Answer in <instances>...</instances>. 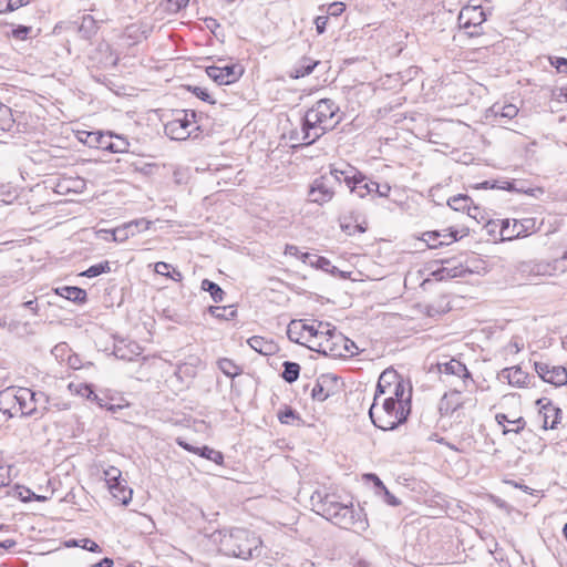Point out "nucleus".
<instances>
[{"mask_svg": "<svg viewBox=\"0 0 567 567\" xmlns=\"http://www.w3.org/2000/svg\"><path fill=\"white\" fill-rule=\"evenodd\" d=\"M340 109L331 99L317 101L303 115L300 131H292L290 140L299 145L309 146L327 132L332 131L341 121Z\"/></svg>", "mask_w": 567, "mask_h": 567, "instance_id": "f257e3e1", "label": "nucleus"}, {"mask_svg": "<svg viewBox=\"0 0 567 567\" xmlns=\"http://www.w3.org/2000/svg\"><path fill=\"white\" fill-rule=\"evenodd\" d=\"M218 543L219 550L226 556L241 559H251L261 556V539L245 528L219 530L213 535Z\"/></svg>", "mask_w": 567, "mask_h": 567, "instance_id": "f03ea898", "label": "nucleus"}, {"mask_svg": "<svg viewBox=\"0 0 567 567\" xmlns=\"http://www.w3.org/2000/svg\"><path fill=\"white\" fill-rule=\"evenodd\" d=\"M310 501L318 514L341 528H365L364 522L355 518L352 505L349 506L340 503L337 495L316 491L311 495Z\"/></svg>", "mask_w": 567, "mask_h": 567, "instance_id": "7ed1b4c3", "label": "nucleus"}, {"mask_svg": "<svg viewBox=\"0 0 567 567\" xmlns=\"http://www.w3.org/2000/svg\"><path fill=\"white\" fill-rule=\"evenodd\" d=\"M410 408H404V404H399L388 398L384 399L380 409H377V401L373 400L369 410V416L372 423L383 431L396 429L408 420Z\"/></svg>", "mask_w": 567, "mask_h": 567, "instance_id": "20e7f679", "label": "nucleus"}, {"mask_svg": "<svg viewBox=\"0 0 567 567\" xmlns=\"http://www.w3.org/2000/svg\"><path fill=\"white\" fill-rule=\"evenodd\" d=\"M44 399L50 403L43 392H33L28 388H8L0 392V404L9 405L14 413L20 412L22 415H32L35 412L33 403Z\"/></svg>", "mask_w": 567, "mask_h": 567, "instance_id": "39448f33", "label": "nucleus"}, {"mask_svg": "<svg viewBox=\"0 0 567 567\" xmlns=\"http://www.w3.org/2000/svg\"><path fill=\"white\" fill-rule=\"evenodd\" d=\"M439 372L444 377H456L460 379V384L455 385L450 394H445L441 401V410L445 404V401L454 396H458L464 390L468 388L470 383H474L470 371L466 365L456 359H451L446 362L437 363ZM446 411L450 409L449 402H446Z\"/></svg>", "mask_w": 567, "mask_h": 567, "instance_id": "423d86ee", "label": "nucleus"}, {"mask_svg": "<svg viewBox=\"0 0 567 567\" xmlns=\"http://www.w3.org/2000/svg\"><path fill=\"white\" fill-rule=\"evenodd\" d=\"M486 17L483 9L478 6L464 7L457 17L460 29L471 37H478L483 33L482 24Z\"/></svg>", "mask_w": 567, "mask_h": 567, "instance_id": "0eeeda50", "label": "nucleus"}, {"mask_svg": "<svg viewBox=\"0 0 567 567\" xmlns=\"http://www.w3.org/2000/svg\"><path fill=\"white\" fill-rule=\"evenodd\" d=\"M324 176L331 177L334 186L343 182L350 190L358 189L361 187L362 182H364V176L348 164L343 165V167L331 165L329 174H324Z\"/></svg>", "mask_w": 567, "mask_h": 567, "instance_id": "6e6552de", "label": "nucleus"}, {"mask_svg": "<svg viewBox=\"0 0 567 567\" xmlns=\"http://www.w3.org/2000/svg\"><path fill=\"white\" fill-rule=\"evenodd\" d=\"M182 116L165 124V133L172 140L184 141L190 135L189 127L195 123L194 111H182Z\"/></svg>", "mask_w": 567, "mask_h": 567, "instance_id": "1a4fd4ad", "label": "nucleus"}, {"mask_svg": "<svg viewBox=\"0 0 567 567\" xmlns=\"http://www.w3.org/2000/svg\"><path fill=\"white\" fill-rule=\"evenodd\" d=\"M317 348L315 349L319 353H323L324 355L330 357H341L344 351H342V346L347 347V337L341 332H338L334 327L330 324V330L324 338L317 342Z\"/></svg>", "mask_w": 567, "mask_h": 567, "instance_id": "9d476101", "label": "nucleus"}, {"mask_svg": "<svg viewBox=\"0 0 567 567\" xmlns=\"http://www.w3.org/2000/svg\"><path fill=\"white\" fill-rule=\"evenodd\" d=\"M207 75L218 85H228L239 80L244 73V69L239 64H230L225 66H207Z\"/></svg>", "mask_w": 567, "mask_h": 567, "instance_id": "9b49d317", "label": "nucleus"}, {"mask_svg": "<svg viewBox=\"0 0 567 567\" xmlns=\"http://www.w3.org/2000/svg\"><path fill=\"white\" fill-rule=\"evenodd\" d=\"M333 196V179L331 177H326L324 174L316 178L310 186L309 197L312 203L323 205L330 202Z\"/></svg>", "mask_w": 567, "mask_h": 567, "instance_id": "f8f14e48", "label": "nucleus"}, {"mask_svg": "<svg viewBox=\"0 0 567 567\" xmlns=\"http://www.w3.org/2000/svg\"><path fill=\"white\" fill-rule=\"evenodd\" d=\"M535 371L543 381L555 386L567 383V370L561 365H550L546 362H535Z\"/></svg>", "mask_w": 567, "mask_h": 567, "instance_id": "ddd939ff", "label": "nucleus"}, {"mask_svg": "<svg viewBox=\"0 0 567 567\" xmlns=\"http://www.w3.org/2000/svg\"><path fill=\"white\" fill-rule=\"evenodd\" d=\"M535 227V220L533 218H526L523 220H514L513 227L511 228V223L508 219L503 220L501 235L504 239H513L518 237L527 236L528 231L533 230Z\"/></svg>", "mask_w": 567, "mask_h": 567, "instance_id": "4468645a", "label": "nucleus"}, {"mask_svg": "<svg viewBox=\"0 0 567 567\" xmlns=\"http://www.w3.org/2000/svg\"><path fill=\"white\" fill-rule=\"evenodd\" d=\"M567 269V251L560 258L553 262L534 261L530 272L535 276H553L558 272L563 274Z\"/></svg>", "mask_w": 567, "mask_h": 567, "instance_id": "2eb2a0df", "label": "nucleus"}, {"mask_svg": "<svg viewBox=\"0 0 567 567\" xmlns=\"http://www.w3.org/2000/svg\"><path fill=\"white\" fill-rule=\"evenodd\" d=\"M539 406V414L543 416V429H555L558 424L560 409L556 408L547 398H540L536 401Z\"/></svg>", "mask_w": 567, "mask_h": 567, "instance_id": "dca6fc26", "label": "nucleus"}, {"mask_svg": "<svg viewBox=\"0 0 567 567\" xmlns=\"http://www.w3.org/2000/svg\"><path fill=\"white\" fill-rule=\"evenodd\" d=\"M337 378L332 374H322L316 381L311 390V396L318 402H323L331 394H333V386L336 385Z\"/></svg>", "mask_w": 567, "mask_h": 567, "instance_id": "f3484780", "label": "nucleus"}, {"mask_svg": "<svg viewBox=\"0 0 567 567\" xmlns=\"http://www.w3.org/2000/svg\"><path fill=\"white\" fill-rule=\"evenodd\" d=\"M423 240L430 248H437L443 245H450L457 240V231H427L423 234Z\"/></svg>", "mask_w": 567, "mask_h": 567, "instance_id": "a211bd4d", "label": "nucleus"}, {"mask_svg": "<svg viewBox=\"0 0 567 567\" xmlns=\"http://www.w3.org/2000/svg\"><path fill=\"white\" fill-rule=\"evenodd\" d=\"M305 329H306L305 320H291L287 327V336L290 341L301 344V346H306L310 350H315L316 347L313 344H308Z\"/></svg>", "mask_w": 567, "mask_h": 567, "instance_id": "6ab92c4d", "label": "nucleus"}, {"mask_svg": "<svg viewBox=\"0 0 567 567\" xmlns=\"http://www.w3.org/2000/svg\"><path fill=\"white\" fill-rule=\"evenodd\" d=\"M138 224H143L144 229H148L151 221L142 218V219H136V220L126 223L120 227H116L110 231L112 234L113 240L123 243L126 239H128L130 237L136 235V231L133 228L137 227Z\"/></svg>", "mask_w": 567, "mask_h": 567, "instance_id": "aec40b11", "label": "nucleus"}, {"mask_svg": "<svg viewBox=\"0 0 567 567\" xmlns=\"http://www.w3.org/2000/svg\"><path fill=\"white\" fill-rule=\"evenodd\" d=\"M401 380L400 375L394 370H384L378 381L374 401L379 399L381 394L389 393L396 382Z\"/></svg>", "mask_w": 567, "mask_h": 567, "instance_id": "412c9836", "label": "nucleus"}, {"mask_svg": "<svg viewBox=\"0 0 567 567\" xmlns=\"http://www.w3.org/2000/svg\"><path fill=\"white\" fill-rule=\"evenodd\" d=\"M251 349L262 355H271L277 352L278 346L272 340L266 339L260 336H254L247 340Z\"/></svg>", "mask_w": 567, "mask_h": 567, "instance_id": "4be33fe9", "label": "nucleus"}, {"mask_svg": "<svg viewBox=\"0 0 567 567\" xmlns=\"http://www.w3.org/2000/svg\"><path fill=\"white\" fill-rule=\"evenodd\" d=\"M502 377L507 379L511 385L523 388L527 383L528 373L518 365L502 370Z\"/></svg>", "mask_w": 567, "mask_h": 567, "instance_id": "5701e85b", "label": "nucleus"}, {"mask_svg": "<svg viewBox=\"0 0 567 567\" xmlns=\"http://www.w3.org/2000/svg\"><path fill=\"white\" fill-rule=\"evenodd\" d=\"M330 323L328 322H319L316 327L315 324H308L306 322V336L308 340V344H313L317 348V342L321 341L327 333H329Z\"/></svg>", "mask_w": 567, "mask_h": 567, "instance_id": "b1692460", "label": "nucleus"}, {"mask_svg": "<svg viewBox=\"0 0 567 567\" xmlns=\"http://www.w3.org/2000/svg\"><path fill=\"white\" fill-rule=\"evenodd\" d=\"M55 293L76 303H83L86 300V291L75 286H63L55 289Z\"/></svg>", "mask_w": 567, "mask_h": 567, "instance_id": "393cba45", "label": "nucleus"}, {"mask_svg": "<svg viewBox=\"0 0 567 567\" xmlns=\"http://www.w3.org/2000/svg\"><path fill=\"white\" fill-rule=\"evenodd\" d=\"M389 394L390 396H388V399H392L399 404H404V408L411 409V388L408 391V395L404 396L405 385L402 379L394 384V386L389 391Z\"/></svg>", "mask_w": 567, "mask_h": 567, "instance_id": "a878e982", "label": "nucleus"}, {"mask_svg": "<svg viewBox=\"0 0 567 567\" xmlns=\"http://www.w3.org/2000/svg\"><path fill=\"white\" fill-rule=\"evenodd\" d=\"M318 64V60H312L311 58L303 56L293 68L290 76L293 79H300L306 75H309Z\"/></svg>", "mask_w": 567, "mask_h": 567, "instance_id": "bb28decb", "label": "nucleus"}, {"mask_svg": "<svg viewBox=\"0 0 567 567\" xmlns=\"http://www.w3.org/2000/svg\"><path fill=\"white\" fill-rule=\"evenodd\" d=\"M489 111L496 118H505L507 121L516 117L518 114V107L514 104L501 105L495 103Z\"/></svg>", "mask_w": 567, "mask_h": 567, "instance_id": "cd10ccee", "label": "nucleus"}, {"mask_svg": "<svg viewBox=\"0 0 567 567\" xmlns=\"http://www.w3.org/2000/svg\"><path fill=\"white\" fill-rule=\"evenodd\" d=\"M150 33V29L147 25L143 24H131L125 29V37L131 39L133 44L141 42L144 39H147Z\"/></svg>", "mask_w": 567, "mask_h": 567, "instance_id": "c85d7f7f", "label": "nucleus"}, {"mask_svg": "<svg viewBox=\"0 0 567 567\" xmlns=\"http://www.w3.org/2000/svg\"><path fill=\"white\" fill-rule=\"evenodd\" d=\"M114 355L117 359L125 360V361H132L135 355L141 354V348L136 343H132L128 346H121L117 344L114 348Z\"/></svg>", "mask_w": 567, "mask_h": 567, "instance_id": "c756f323", "label": "nucleus"}, {"mask_svg": "<svg viewBox=\"0 0 567 567\" xmlns=\"http://www.w3.org/2000/svg\"><path fill=\"white\" fill-rule=\"evenodd\" d=\"M473 204V200L467 195L458 194L455 195L447 200V205L456 212H466L467 214H471V205Z\"/></svg>", "mask_w": 567, "mask_h": 567, "instance_id": "7c9ffc66", "label": "nucleus"}, {"mask_svg": "<svg viewBox=\"0 0 567 567\" xmlns=\"http://www.w3.org/2000/svg\"><path fill=\"white\" fill-rule=\"evenodd\" d=\"M219 370L229 378H235L243 373V368L236 364L231 359L223 358L218 362Z\"/></svg>", "mask_w": 567, "mask_h": 567, "instance_id": "2f4dec72", "label": "nucleus"}, {"mask_svg": "<svg viewBox=\"0 0 567 567\" xmlns=\"http://www.w3.org/2000/svg\"><path fill=\"white\" fill-rule=\"evenodd\" d=\"M208 312L216 319L220 320H230L234 319L237 315V310L234 306L219 307V306H210L208 308Z\"/></svg>", "mask_w": 567, "mask_h": 567, "instance_id": "473e14b6", "label": "nucleus"}, {"mask_svg": "<svg viewBox=\"0 0 567 567\" xmlns=\"http://www.w3.org/2000/svg\"><path fill=\"white\" fill-rule=\"evenodd\" d=\"M278 420L280 423L288 425L299 424L301 422L299 413L288 405L278 412Z\"/></svg>", "mask_w": 567, "mask_h": 567, "instance_id": "72a5a7b5", "label": "nucleus"}, {"mask_svg": "<svg viewBox=\"0 0 567 567\" xmlns=\"http://www.w3.org/2000/svg\"><path fill=\"white\" fill-rule=\"evenodd\" d=\"M282 367H284V370L281 372L282 379L288 383H292V382L297 381V379L299 378V374H300V365L296 362L285 361Z\"/></svg>", "mask_w": 567, "mask_h": 567, "instance_id": "f704fd0d", "label": "nucleus"}, {"mask_svg": "<svg viewBox=\"0 0 567 567\" xmlns=\"http://www.w3.org/2000/svg\"><path fill=\"white\" fill-rule=\"evenodd\" d=\"M202 289L210 293V297L214 302L218 303L224 300V290L214 281H210L209 279H204L202 281Z\"/></svg>", "mask_w": 567, "mask_h": 567, "instance_id": "c9c22d12", "label": "nucleus"}, {"mask_svg": "<svg viewBox=\"0 0 567 567\" xmlns=\"http://www.w3.org/2000/svg\"><path fill=\"white\" fill-rule=\"evenodd\" d=\"M112 495L122 504L126 505L132 498V489L128 488L125 484V481L120 478V484H117L116 489L110 488Z\"/></svg>", "mask_w": 567, "mask_h": 567, "instance_id": "e433bc0d", "label": "nucleus"}, {"mask_svg": "<svg viewBox=\"0 0 567 567\" xmlns=\"http://www.w3.org/2000/svg\"><path fill=\"white\" fill-rule=\"evenodd\" d=\"M197 454L204 458H207V460L214 462L217 465H220L224 462V455L221 452L216 451L206 445L199 447Z\"/></svg>", "mask_w": 567, "mask_h": 567, "instance_id": "4c0bfd02", "label": "nucleus"}, {"mask_svg": "<svg viewBox=\"0 0 567 567\" xmlns=\"http://www.w3.org/2000/svg\"><path fill=\"white\" fill-rule=\"evenodd\" d=\"M110 271H111L110 262L106 260L103 262L92 265L85 271H83L81 275L89 277V278H93V277H97L102 274L110 272Z\"/></svg>", "mask_w": 567, "mask_h": 567, "instance_id": "58836bf2", "label": "nucleus"}, {"mask_svg": "<svg viewBox=\"0 0 567 567\" xmlns=\"http://www.w3.org/2000/svg\"><path fill=\"white\" fill-rule=\"evenodd\" d=\"M68 389L72 394L81 395L84 398H91L90 395L93 394L92 386L86 383L70 382Z\"/></svg>", "mask_w": 567, "mask_h": 567, "instance_id": "ea45409f", "label": "nucleus"}, {"mask_svg": "<svg viewBox=\"0 0 567 567\" xmlns=\"http://www.w3.org/2000/svg\"><path fill=\"white\" fill-rule=\"evenodd\" d=\"M476 188H478V189H494V188H497V189H508V190H511L512 189V183H509L507 181H503V182L484 181V182L477 184Z\"/></svg>", "mask_w": 567, "mask_h": 567, "instance_id": "a19ab883", "label": "nucleus"}, {"mask_svg": "<svg viewBox=\"0 0 567 567\" xmlns=\"http://www.w3.org/2000/svg\"><path fill=\"white\" fill-rule=\"evenodd\" d=\"M128 146H130V144L126 138L118 136V135H114V137H112V144L110 147V152L111 153H125L128 151Z\"/></svg>", "mask_w": 567, "mask_h": 567, "instance_id": "79ce46f5", "label": "nucleus"}, {"mask_svg": "<svg viewBox=\"0 0 567 567\" xmlns=\"http://www.w3.org/2000/svg\"><path fill=\"white\" fill-rule=\"evenodd\" d=\"M316 258V261L310 260L311 265H316L319 269H322L327 272L336 274L339 272V269L331 264V261L322 256H313Z\"/></svg>", "mask_w": 567, "mask_h": 567, "instance_id": "37998d69", "label": "nucleus"}, {"mask_svg": "<svg viewBox=\"0 0 567 567\" xmlns=\"http://www.w3.org/2000/svg\"><path fill=\"white\" fill-rule=\"evenodd\" d=\"M379 190V184L377 182H368L364 177V182H362L361 187L354 190L360 197H364L367 194ZM353 193V190H351Z\"/></svg>", "mask_w": 567, "mask_h": 567, "instance_id": "c03bdc74", "label": "nucleus"}, {"mask_svg": "<svg viewBox=\"0 0 567 567\" xmlns=\"http://www.w3.org/2000/svg\"><path fill=\"white\" fill-rule=\"evenodd\" d=\"M105 476L109 488L116 489L117 484H120L121 472L115 467H111L110 470L105 471Z\"/></svg>", "mask_w": 567, "mask_h": 567, "instance_id": "a18cd8bd", "label": "nucleus"}, {"mask_svg": "<svg viewBox=\"0 0 567 567\" xmlns=\"http://www.w3.org/2000/svg\"><path fill=\"white\" fill-rule=\"evenodd\" d=\"M188 90L202 101L208 102L210 104L215 103V100L210 96L208 91L202 86H189Z\"/></svg>", "mask_w": 567, "mask_h": 567, "instance_id": "49530a36", "label": "nucleus"}, {"mask_svg": "<svg viewBox=\"0 0 567 567\" xmlns=\"http://www.w3.org/2000/svg\"><path fill=\"white\" fill-rule=\"evenodd\" d=\"M4 3V8L0 12H11L28 3L27 0H0V4Z\"/></svg>", "mask_w": 567, "mask_h": 567, "instance_id": "de8ad7c7", "label": "nucleus"}, {"mask_svg": "<svg viewBox=\"0 0 567 567\" xmlns=\"http://www.w3.org/2000/svg\"><path fill=\"white\" fill-rule=\"evenodd\" d=\"M112 137H114V134H112V133L100 132V134L97 135V140H99L97 148L110 152V147L112 144Z\"/></svg>", "mask_w": 567, "mask_h": 567, "instance_id": "09e8293b", "label": "nucleus"}, {"mask_svg": "<svg viewBox=\"0 0 567 567\" xmlns=\"http://www.w3.org/2000/svg\"><path fill=\"white\" fill-rule=\"evenodd\" d=\"M511 424H514V427L513 429H507L504 426L503 429V434L506 435L511 432L513 433H520L524 429H525V425H526V421L524 420V417L519 416L518 419L516 420H512V423Z\"/></svg>", "mask_w": 567, "mask_h": 567, "instance_id": "8fccbe9b", "label": "nucleus"}, {"mask_svg": "<svg viewBox=\"0 0 567 567\" xmlns=\"http://www.w3.org/2000/svg\"><path fill=\"white\" fill-rule=\"evenodd\" d=\"M285 254L289 255V256L301 258L303 261H307V259L311 258L310 254H308V252H302L301 254L299 251V248L297 246H293V245H287Z\"/></svg>", "mask_w": 567, "mask_h": 567, "instance_id": "3c124183", "label": "nucleus"}, {"mask_svg": "<svg viewBox=\"0 0 567 567\" xmlns=\"http://www.w3.org/2000/svg\"><path fill=\"white\" fill-rule=\"evenodd\" d=\"M550 64L560 73H567V59L560 56L549 58Z\"/></svg>", "mask_w": 567, "mask_h": 567, "instance_id": "603ef678", "label": "nucleus"}, {"mask_svg": "<svg viewBox=\"0 0 567 567\" xmlns=\"http://www.w3.org/2000/svg\"><path fill=\"white\" fill-rule=\"evenodd\" d=\"M85 134V138L80 137V141H82L84 144H86L90 147H96L99 144L97 135L100 132H83Z\"/></svg>", "mask_w": 567, "mask_h": 567, "instance_id": "864d4df0", "label": "nucleus"}, {"mask_svg": "<svg viewBox=\"0 0 567 567\" xmlns=\"http://www.w3.org/2000/svg\"><path fill=\"white\" fill-rule=\"evenodd\" d=\"M31 28L25 25H18L11 32L12 37L18 40H25L30 33Z\"/></svg>", "mask_w": 567, "mask_h": 567, "instance_id": "5fc2aeb1", "label": "nucleus"}, {"mask_svg": "<svg viewBox=\"0 0 567 567\" xmlns=\"http://www.w3.org/2000/svg\"><path fill=\"white\" fill-rule=\"evenodd\" d=\"M10 482V466L0 465V487L8 486Z\"/></svg>", "mask_w": 567, "mask_h": 567, "instance_id": "6e6d98bb", "label": "nucleus"}, {"mask_svg": "<svg viewBox=\"0 0 567 567\" xmlns=\"http://www.w3.org/2000/svg\"><path fill=\"white\" fill-rule=\"evenodd\" d=\"M80 546L83 549H86L89 551H93V553L101 551V547L99 546V544H96L94 540H92L90 538L82 539Z\"/></svg>", "mask_w": 567, "mask_h": 567, "instance_id": "4d7b16f0", "label": "nucleus"}, {"mask_svg": "<svg viewBox=\"0 0 567 567\" xmlns=\"http://www.w3.org/2000/svg\"><path fill=\"white\" fill-rule=\"evenodd\" d=\"M528 434L530 435L532 439H535L537 442H536V446L534 449L529 447L528 450H524V452L538 453V454L542 453L545 449V444L542 442L540 437H538L532 431H529Z\"/></svg>", "mask_w": 567, "mask_h": 567, "instance_id": "13d9d810", "label": "nucleus"}, {"mask_svg": "<svg viewBox=\"0 0 567 567\" xmlns=\"http://www.w3.org/2000/svg\"><path fill=\"white\" fill-rule=\"evenodd\" d=\"M329 18L327 16H319L315 19L316 30L318 34H322L326 31V27Z\"/></svg>", "mask_w": 567, "mask_h": 567, "instance_id": "bf43d9fd", "label": "nucleus"}, {"mask_svg": "<svg viewBox=\"0 0 567 567\" xmlns=\"http://www.w3.org/2000/svg\"><path fill=\"white\" fill-rule=\"evenodd\" d=\"M357 344L352 340L347 338V347L342 346V351H344V353H342L341 357H352L357 353Z\"/></svg>", "mask_w": 567, "mask_h": 567, "instance_id": "052dcab7", "label": "nucleus"}, {"mask_svg": "<svg viewBox=\"0 0 567 567\" xmlns=\"http://www.w3.org/2000/svg\"><path fill=\"white\" fill-rule=\"evenodd\" d=\"M171 268H172V266L164 261H158L155 264V271L162 276L169 275Z\"/></svg>", "mask_w": 567, "mask_h": 567, "instance_id": "680f3d73", "label": "nucleus"}, {"mask_svg": "<svg viewBox=\"0 0 567 567\" xmlns=\"http://www.w3.org/2000/svg\"><path fill=\"white\" fill-rule=\"evenodd\" d=\"M381 492L383 493V496H384V502L391 506H398L400 504V501L394 496L392 495L386 487H384L383 489H381Z\"/></svg>", "mask_w": 567, "mask_h": 567, "instance_id": "e2e57ef3", "label": "nucleus"}, {"mask_svg": "<svg viewBox=\"0 0 567 567\" xmlns=\"http://www.w3.org/2000/svg\"><path fill=\"white\" fill-rule=\"evenodd\" d=\"M343 10H344V4L342 2H334L329 6L328 12H329V14L337 17V16L341 14L343 12Z\"/></svg>", "mask_w": 567, "mask_h": 567, "instance_id": "0e129e2a", "label": "nucleus"}, {"mask_svg": "<svg viewBox=\"0 0 567 567\" xmlns=\"http://www.w3.org/2000/svg\"><path fill=\"white\" fill-rule=\"evenodd\" d=\"M364 477L368 480V481H371L373 482L374 486L378 488V489H383L385 487V485L382 483V481L379 478L378 475L373 474V473H369V474H365Z\"/></svg>", "mask_w": 567, "mask_h": 567, "instance_id": "69168bd1", "label": "nucleus"}, {"mask_svg": "<svg viewBox=\"0 0 567 567\" xmlns=\"http://www.w3.org/2000/svg\"><path fill=\"white\" fill-rule=\"evenodd\" d=\"M533 265H534V261H520L517 265V270L520 271L522 274L533 275V272H530Z\"/></svg>", "mask_w": 567, "mask_h": 567, "instance_id": "338daca9", "label": "nucleus"}, {"mask_svg": "<svg viewBox=\"0 0 567 567\" xmlns=\"http://www.w3.org/2000/svg\"><path fill=\"white\" fill-rule=\"evenodd\" d=\"M176 442H177V444H178L181 447H183L185 451H188V452H190V453H195V454H197V452H198V450H199V447L193 446L192 444H189V443L185 442L184 440H182V439H179V437L176 440Z\"/></svg>", "mask_w": 567, "mask_h": 567, "instance_id": "774afa93", "label": "nucleus"}]
</instances>
